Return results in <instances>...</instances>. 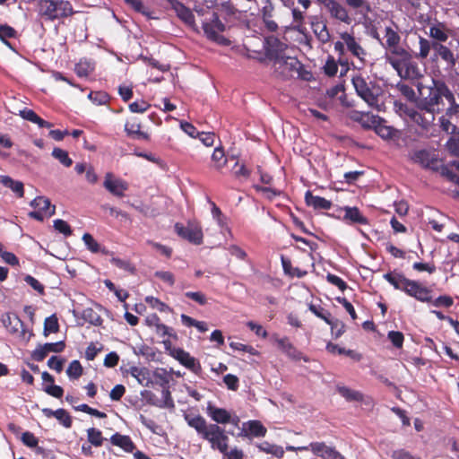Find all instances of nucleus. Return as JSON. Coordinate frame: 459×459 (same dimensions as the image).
Masks as SVG:
<instances>
[{
  "label": "nucleus",
  "mask_w": 459,
  "mask_h": 459,
  "mask_svg": "<svg viewBox=\"0 0 459 459\" xmlns=\"http://www.w3.org/2000/svg\"><path fill=\"white\" fill-rule=\"evenodd\" d=\"M417 88L419 97L416 107L418 109L411 112L410 117L417 125L427 129L433 125L436 114L440 112L443 99L450 103L455 98L446 84L441 81L430 79L427 82H419Z\"/></svg>",
  "instance_id": "obj_1"
},
{
  "label": "nucleus",
  "mask_w": 459,
  "mask_h": 459,
  "mask_svg": "<svg viewBox=\"0 0 459 459\" xmlns=\"http://www.w3.org/2000/svg\"><path fill=\"white\" fill-rule=\"evenodd\" d=\"M185 420L204 440L210 444L212 450L221 453L224 452L225 448H229V437L219 425L215 423L208 424L204 418L195 414H186Z\"/></svg>",
  "instance_id": "obj_2"
},
{
  "label": "nucleus",
  "mask_w": 459,
  "mask_h": 459,
  "mask_svg": "<svg viewBox=\"0 0 459 459\" xmlns=\"http://www.w3.org/2000/svg\"><path fill=\"white\" fill-rule=\"evenodd\" d=\"M384 278L392 284L396 290L407 293L421 302L431 300V290L415 281L405 278L403 274L390 273H385Z\"/></svg>",
  "instance_id": "obj_3"
},
{
  "label": "nucleus",
  "mask_w": 459,
  "mask_h": 459,
  "mask_svg": "<svg viewBox=\"0 0 459 459\" xmlns=\"http://www.w3.org/2000/svg\"><path fill=\"white\" fill-rule=\"evenodd\" d=\"M39 15L46 20L54 21L67 17L73 13V7L65 0H39Z\"/></svg>",
  "instance_id": "obj_4"
},
{
  "label": "nucleus",
  "mask_w": 459,
  "mask_h": 459,
  "mask_svg": "<svg viewBox=\"0 0 459 459\" xmlns=\"http://www.w3.org/2000/svg\"><path fill=\"white\" fill-rule=\"evenodd\" d=\"M352 84L357 94L371 108L381 110L382 104L379 103L380 89L372 82H368L361 75L352 78Z\"/></svg>",
  "instance_id": "obj_5"
},
{
  "label": "nucleus",
  "mask_w": 459,
  "mask_h": 459,
  "mask_svg": "<svg viewBox=\"0 0 459 459\" xmlns=\"http://www.w3.org/2000/svg\"><path fill=\"white\" fill-rule=\"evenodd\" d=\"M414 162L419 163L423 168L432 170L441 169L442 176L446 177L451 181H459V178L455 176L447 167L441 164V160L435 151L418 150L412 155Z\"/></svg>",
  "instance_id": "obj_6"
},
{
  "label": "nucleus",
  "mask_w": 459,
  "mask_h": 459,
  "mask_svg": "<svg viewBox=\"0 0 459 459\" xmlns=\"http://www.w3.org/2000/svg\"><path fill=\"white\" fill-rule=\"evenodd\" d=\"M459 119V103L455 100L448 103V107L438 118L439 127L448 134H459V127L456 123Z\"/></svg>",
  "instance_id": "obj_7"
},
{
  "label": "nucleus",
  "mask_w": 459,
  "mask_h": 459,
  "mask_svg": "<svg viewBox=\"0 0 459 459\" xmlns=\"http://www.w3.org/2000/svg\"><path fill=\"white\" fill-rule=\"evenodd\" d=\"M203 29L209 39L222 46L230 44V41L221 35V32L225 30V25L219 20L215 13H212L211 18L204 22Z\"/></svg>",
  "instance_id": "obj_8"
},
{
  "label": "nucleus",
  "mask_w": 459,
  "mask_h": 459,
  "mask_svg": "<svg viewBox=\"0 0 459 459\" xmlns=\"http://www.w3.org/2000/svg\"><path fill=\"white\" fill-rule=\"evenodd\" d=\"M275 73L280 76L287 78L299 74L301 64L296 57L286 56L285 55L273 60Z\"/></svg>",
  "instance_id": "obj_9"
},
{
  "label": "nucleus",
  "mask_w": 459,
  "mask_h": 459,
  "mask_svg": "<svg viewBox=\"0 0 459 459\" xmlns=\"http://www.w3.org/2000/svg\"><path fill=\"white\" fill-rule=\"evenodd\" d=\"M410 59H411V54L400 44L387 49L386 60L398 74H402L404 65Z\"/></svg>",
  "instance_id": "obj_10"
},
{
  "label": "nucleus",
  "mask_w": 459,
  "mask_h": 459,
  "mask_svg": "<svg viewBox=\"0 0 459 459\" xmlns=\"http://www.w3.org/2000/svg\"><path fill=\"white\" fill-rule=\"evenodd\" d=\"M30 206L35 209L29 212V216L37 221H43L46 217H51L55 213V206L51 205L49 199L38 196L30 202Z\"/></svg>",
  "instance_id": "obj_11"
},
{
  "label": "nucleus",
  "mask_w": 459,
  "mask_h": 459,
  "mask_svg": "<svg viewBox=\"0 0 459 459\" xmlns=\"http://www.w3.org/2000/svg\"><path fill=\"white\" fill-rule=\"evenodd\" d=\"M103 186L112 195L118 198L124 197L125 193L128 190L129 187L128 183L126 180L116 177L110 172L105 175Z\"/></svg>",
  "instance_id": "obj_12"
},
{
  "label": "nucleus",
  "mask_w": 459,
  "mask_h": 459,
  "mask_svg": "<svg viewBox=\"0 0 459 459\" xmlns=\"http://www.w3.org/2000/svg\"><path fill=\"white\" fill-rule=\"evenodd\" d=\"M169 354L193 373L196 375L201 373L202 367L200 362L195 357L191 356L189 352L180 348H173L169 350Z\"/></svg>",
  "instance_id": "obj_13"
},
{
  "label": "nucleus",
  "mask_w": 459,
  "mask_h": 459,
  "mask_svg": "<svg viewBox=\"0 0 459 459\" xmlns=\"http://www.w3.org/2000/svg\"><path fill=\"white\" fill-rule=\"evenodd\" d=\"M175 230L181 238L195 245L203 242V231L197 223L189 222L186 226L177 223Z\"/></svg>",
  "instance_id": "obj_14"
},
{
  "label": "nucleus",
  "mask_w": 459,
  "mask_h": 459,
  "mask_svg": "<svg viewBox=\"0 0 459 459\" xmlns=\"http://www.w3.org/2000/svg\"><path fill=\"white\" fill-rule=\"evenodd\" d=\"M322 4L331 16L339 20L342 22L350 24L351 18L349 16L347 10L340 3L335 0H317Z\"/></svg>",
  "instance_id": "obj_15"
},
{
  "label": "nucleus",
  "mask_w": 459,
  "mask_h": 459,
  "mask_svg": "<svg viewBox=\"0 0 459 459\" xmlns=\"http://www.w3.org/2000/svg\"><path fill=\"white\" fill-rule=\"evenodd\" d=\"M340 37L341 39L344 41L347 51H349L354 57H356L360 65H364L367 52L360 46L354 36L348 32H343L340 35Z\"/></svg>",
  "instance_id": "obj_16"
},
{
  "label": "nucleus",
  "mask_w": 459,
  "mask_h": 459,
  "mask_svg": "<svg viewBox=\"0 0 459 459\" xmlns=\"http://www.w3.org/2000/svg\"><path fill=\"white\" fill-rule=\"evenodd\" d=\"M452 42H449V47L441 43L433 42L432 49L435 51V56L442 59L449 68H453L458 60V55L452 50Z\"/></svg>",
  "instance_id": "obj_17"
},
{
  "label": "nucleus",
  "mask_w": 459,
  "mask_h": 459,
  "mask_svg": "<svg viewBox=\"0 0 459 459\" xmlns=\"http://www.w3.org/2000/svg\"><path fill=\"white\" fill-rule=\"evenodd\" d=\"M3 323L11 333H19L20 336L25 342H28L32 336L31 331L25 329L23 327V323L15 315H7L6 318L3 320Z\"/></svg>",
  "instance_id": "obj_18"
},
{
  "label": "nucleus",
  "mask_w": 459,
  "mask_h": 459,
  "mask_svg": "<svg viewBox=\"0 0 459 459\" xmlns=\"http://www.w3.org/2000/svg\"><path fill=\"white\" fill-rule=\"evenodd\" d=\"M429 35L437 43L443 44L446 42L449 35L452 33V30L447 27V25L444 22H440L435 21L429 24Z\"/></svg>",
  "instance_id": "obj_19"
},
{
  "label": "nucleus",
  "mask_w": 459,
  "mask_h": 459,
  "mask_svg": "<svg viewBox=\"0 0 459 459\" xmlns=\"http://www.w3.org/2000/svg\"><path fill=\"white\" fill-rule=\"evenodd\" d=\"M349 118L354 122H358L362 127L371 129L378 121V116H375L369 112H362L359 110H351L348 113Z\"/></svg>",
  "instance_id": "obj_20"
},
{
  "label": "nucleus",
  "mask_w": 459,
  "mask_h": 459,
  "mask_svg": "<svg viewBox=\"0 0 459 459\" xmlns=\"http://www.w3.org/2000/svg\"><path fill=\"white\" fill-rule=\"evenodd\" d=\"M171 8L175 11L178 17L191 28L195 27V16L192 11L177 0H169Z\"/></svg>",
  "instance_id": "obj_21"
},
{
  "label": "nucleus",
  "mask_w": 459,
  "mask_h": 459,
  "mask_svg": "<svg viewBox=\"0 0 459 459\" xmlns=\"http://www.w3.org/2000/svg\"><path fill=\"white\" fill-rule=\"evenodd\" d=\"M65 349V343L63 342H48L43 345H39L32 354L34 359L38 361L43 360L47 355L50 352H61Z\"/></svg>",
  "instance_id": "obj_22"
},
{
  "label": "nucleus",
  "mask_w": 459,
  "mask_h": 459,
  "mask_svg": "<svg viewBox=\"0 0 459 459\" xmlns=\"http://www.w3.org/2000/svg\"><path fill=\"white\" fill-rule=\"evenodd\" d=\"M286 44L281 42L276 37H268L266 39V52L268 56L275 60L277 57L284 56Z\"/></svg>",
  "instance_id": "obj_23"
},
{
  "label": "nucleus",
  "mask_w": 459,
  "mask_h": 459,
  "mask_svg": "<svg viewBox=\"0 0 459 459\" xmlns=\"http://www.w3.org/2000/svg\"><path fill=\"white\" fill-rule=\"evenodd\" d=\"M267 430L259 420H248L243 423L242 432L239 434L241 437H263L265 436Z\"/></svg>",
  "instance_id": "obj_24"
},
{
  "label": "nucleus",
  "mask_w": 459,
  "mask_h": 459,
  "mask_svg": "<svg viewBox=\"0 0 459 459\" xmlns=\"http://www.w3.org/2000/svg\"><path fill=\"white\" fill-rule=\"evenodd\" d=\"M206 412L208 416L214 421L216 424L225 425L230 420V413L223 409L218 408L211 403L207 405Z\"/></svg>",
  "instance_id": "obj_25"
},
{
  "label": "nucleus",
  "mask_w": 459,
  "mask_h": 459,
  "mask_svg": "<svg viewBox=\"0 0 459 459\" xmlns=\"http://www.w3.org/2000/svg\"><path fill=\"white\" fill-rule=\"evenodd\" d=\"M343 214V221L349 224H367L368 220L365 216H363L360 211L357 207L345 206L342 209Z\"/></svg>",
  "instance_id": "obj_26"
},
{
  "label": "nucleus",
  "mask_w": 459,
  "mask_h": 459,
  "mask_svg": "<svg viewBox=\"0 0 459 459\" xmlns=\"http://www.w3.org/2000/svg\"><path fill=\"white\" fill-rule=\"evenodd\" d=\"M306 204L313 207L315 210H329L332 206V203L324 197L314 195L310 191H307L305 194Z\"/></svg>",
  "instance_id": "obj_27"
},
{
  "label": "nucleus",
  "mask_w": 459,
  "mask_h": 459,
  "mask_svg": "<svg viewBox=\"0 0 459 459\" xmlns=\"http://www.w3.org/2000/svg\"><path fill=\"white\" fill-rule=\"evenodd\" d=\"M311 27L314 34L319 41L326 43L330 40V33L325 22L315 19L311 22Z\"/></svg>",
  "instance_id": "obj_28"
},
{
  "label": "nucleus",
  "mask_w": 459,
  "mask_h": 459,
  "mask_svg": "<svg viewBox=\"0 0 459 459\" xmlns=\"http://www.w3.org/2000/svg\"><path fill=\"white\" fill-rule=\"evenodd\" d=\"M110 442L117 446L121 447L125 452L132 453L134 449V445L128 436L121 435L119 433L114 434L110 437Z\"/></svg>",
  "instance_id": "obj_29"
},
{
  "label": "nucleus",
  "mask_w": 459,
  "mask_h": 459,
  "mask_svg": "<svg viewBox=\"0 0 459 459\" xmlns=\"http://www.w3.org/2000/svg\"><path fill=\"white\" fill-rule=\"evenodd\" d=\"M125 130L127 134L131 135L134 138L138 139H148V134L141 131V125L138 121L133 119L128 120L125 125Z\"/></svg>",
  "instance_id": "obj_30"
},
{
  "label": "nucleus",
  "mask_w": 459,
  "mask_h": 459,
  "mask_svg": "<svg viewBox=\"0 0 459 459\" xmlns=\"http://www.w3.org/2000/svg\"><path fill=\"white\" fill-rule=\"evenodd\" d=\"M372 129L383 139L393 138L396 132L392 126H386L385 121L379 117L378 121Z\"/></svg>",
  "instance_id": "obj_31"
},
{
  "label": "nucleus",
  "mask_w": 459,
  "mask_h": 459,
  "mask_svg": "<svg viewBox=\"0 0 459 459\" xmlns=\"http://www.w3.org/2000/svg\"><path fill=\"white\" fill-rule=\"evenodd\" d=\"M0 182L6 187L10 188L19 197H22L24 194L23 184L21 181L13 180L8 176H0Z\"/></svg>",
  "instance_id": "obj_32"
},
{
  "label": "nucleus",
  "mask_w": 459,
  "mask_h": 459,
  "mask_svg": "<svg viewBox=\"0 0 459 459\" xmlns=\"http://www.w3.org/2000/svg\"><path fill=\"white\" fill-rule=\"evenodd\" d=\"M309 309L317 317L323 319L327 325H329L333 332V329L339 324V320L331 317V314L322 307H317L314 305H310Z\"/></svg>",
  "instance_id": "obj_33"
},
{
  "label": "nucleus",
  "mask_w": 459,
  "mask_h": 459,
  "mask_svg": "<svg viewBox=\"0 0 459 459\" xmlns=\"http://www.w3.org/2000/svg\"><path fill=\"white\" fill-rule=\"evenodd\" d=\"M401 37L392 27L386 26L385 29V43L383 46L388 49L400 44Z\"/></svg>",
  "instance_id": "obj_34"
},
{
  "label": "nucleus",
  "mask_w": 459,
  "mask_h": 459,
  "mask_svg": "<svg viewBox=\"0 0 459 459\" xmlns=\"http://www.w3.org/2000/svg\"><path fill=\"white\" fill-rule=\"evenodd\" d=\"M94 64L87 59L80 60L75 65V73L80 77H87L94 71Z\"/></svg>",
  "instance_id": "obj_35"
},
{
  "label": "nucleus",
  "mask_w": 459,
  "mask_h": 459,
  "mask_svg": "<svg viewBox=\"0 0 459 459\" xmlns=\"http://www.w3.org/2000/svg\"><path fill=\"white\" fill-rule=\"evenodd\" d=\"M402 78L415 79L420 76V72L418 65L411 62V59L408 60L404 65L402 74H399Z\"/></svg>",
  "instance_id": "obj_36"
},
{
  "label": "nucleus",
  "mask_w": 459,
  "mask_h": 459,
  "mask_svg": "<svg viewBox=\"0 0 459 459\" xmlns=\"http://www.w3.org/2000/svg\"><path fill=\"white\" fill-rule=\"evenodd\" d=\"M331 448L332 446H327L324 442H312L308 445V450H311L316 456H319L323 459L327 457Z\"/></svg>",
  "instance_id": "obj_37"
},
{
  "label": "nucleus",
  "mask_w": 459,
  "mask_h": 459,
  "mask_svg": "<svg viewBox=\"0 0 459 459\" xmlns=\"http://www.w3.org/2000/svg\"><path fill=\"white\" fill-rule=\"evenodd\" d=\"M257 447L260 451L273 455L277 458H281L284 455V450L281 446L268 442H263Z\"/></svg>",
  "instance_id": "obj_38"
},
{
  "label": "nucleus",
  "mask_w": 459,
  "mask_h": 459,
  "mask_svg": "<svg viewBox=\"0 0 459 459\" xmlns=\"http://www.w3.org/2000/svg\"><path fill=\"white\" fill-rule=\"evenodd\" d=\"M129 374L142 385H145L149 381L148 371L144 368L131 367Z\"/></svg>",
  "instance_id": "obj_39"
},
{
  "label": "nucleus",
  "mask_w": 459,
  "mask_h": 459,
  "mask_svg": "<svg viewBox=\"0 0 459 459\" xmlns=\"http://www.w3.org/2000/svg\"><path fill=\"white\" fill-rule=\"evenodd\" d=\"M212 167L218 170L221 169L227 163L224 152L221 148H215L212 155Z\"/></svg>",
  "instance_id": "obj_40"
},
{
  "label": "nucleus",
  "mask_w": 459,
  "mask_h": 459,
  "mask_svg": "<svg viewBox=\"0 0 459 459\" xmlns=\"http://www.w3.org/2000/svg\"><path fill=\"white\" fill-rule=\"evenodd\" d=\"M432 43L425 38H419V52L415 55L416 57L425 59L429 55L432 48Z\"/></svg>",
  "instance_id": "obj_41"
},
{
  "label": "nucleus",
  "mask_w": 459,
  "mask_h": 459,
  "mask_svg": "<svg viewBox=\"0 0 459 459\" xmlns=\"http://www.w3.org/2000/svg\"><path fill=\"white\" fill-rule=\"evenodd\" d=\"M87 437H88V441L94 446H102L104 437H102L100 430L94 429V428L89 429L87 430Z\"/></svg>",
  "instance_id": "obj_42"
},
{
  "label": "nucleus",
  "mask_w": 459,
  "mask_h": 459,
  "mask_svg": "<svg viewBox=\"0 0 459 459\" xmlns=\"http://www.w3.org/2000/svg\"><path fill=\"white\" fill-rule=\"evenodd\" d=\"M52 156L59 160L65 167H70L73 164L72 159L69 158L68 152L61 148H55Z\"/></svg>",
  "instance_id": "obj_43"
},
{
  "label": "nucleus",
  "mask_w": 459,
  "mask_h": 459,
  "mask_svg": "<svg viewBox=\"0 0 459 459\" xmlns=\"http://www.w3.org/2000/svg\"><path fill=\"white\" fill-rule=\"evenodd\" d=\"M387 455L390 456L391 459H420V457L413 455L403 448L393 449L387 452Z\"/></svg>",
  "instance_id": "obj_44"
},
{
  "label": "nucleus",
  "mask_w": 459,
  "mask_h": 459,
  "mask_svg": "<svg viewBox=\"0 0 459 459\" xmlns=\"http://www.w3.org/2000/svg\"><path fill=\"white\" fill-rule=\"evenodd\" d=\"M59 325L57 318L55 315L50 316L45 319L44 322V334L47 336L50 333H56Z\"/></svg>",
  "instance_id": "obj_45"
},
{
  "label": "nucleus",
  "mask_w": 459,
  "mask_h": 459,
  "mask_svg": "<svg viewBox=\"0 0 459 459\" xmlns=\"http://www.w3.org/2000/svg\"><path fill=\"white\" fill-rule=\"evenodd\" d=\"M82 317L85 321L93 325H100L102 322L100 316L91 308H86L82 311Z\"/></svg>",
  "instance_id": "obj_46"
},
{
  "label": "nucleus",
  "mask_w": 459,
  "mask_h": 459,
  "mask_svg": "<svg viewBox=\"0 0 459 459\" xmlns=\"http://www.w3.org/2000/svg\"><path fill=\"white\" fill-rule=\"evenodd\" d=\"M16 31L14 29L8 25H0V39L9 48H12L11 44L6 40L8 38H14Z\"/></svg>",
  "instance_id": "obj_47"
},
{
  "label": "nucleus",
  "mask_w": 459,
  "mask_h": 459,
  "mask_svg": "<svg viewBox=\"0 0 459 459\" xmlns=\"http://www.w3.org/2000/svg\"><path fill=\"white\" fill-rule=\"evenodd\" d=\"M66 374L70 378H78L82 374V367L78 360H73L67 370Z\"/></svg>",
  "instance_id": "obj_48"
},
{
  "label": "nucleus",
  "mask_w": 459,
  "mask_h": 459,
  "mask_svg": "<svg viewBox=\"0 0 459 459\" xmlns=\"http://www.w3.org/2000/svg\"><path fill=\"white\" fill-rule=\"evenodd\" d=\"M338 391L342 396L349 401H359L362 398V394L360 393L345 386L339 387Z\"/></svg>",
  "instance_id": "obj_49"
},
{
  "label": "nucleus",
  "mask_w": 459,
  "mask_h": 459,
  "mask_svg": "<svg viewBox=\"0 0 459 459\" xmlns=\"http://www.w3.org/2000/svg\"><path fill=\"white\" fill-rule=\"evenodd\" d=\"M55 418L65 428L72 426V419L68 412L64 409L55 411Z\"/></svg>",
  "instance_id": "obj_50"
},
{
  "label": "nucleus",
  "mask_w": 459,
  "mask_h": 459,
  "mask_svg": "<svg viewBox=\"0 0 459 459\" xmlns=\"http://www.w3.org/2000/svg\"><path fill=\"white\" fill-rule=\"evenodd\" d=\"M82 240L87 247V248L92 252L97 253L100 251L99 243L93 238V237L89 233H84L82 236Z\"/></svg>",
  "instance_id": "obj_51"
},
{
  "label": "nucleus",
  "mask_w": 459,
  "mask_h": 459,
  "mask_svg": "<svg viewBox=\"0 0 459 459\" xmlns=\"http://www.w3.org/2000/svg\"><path fill=\"white\" fill-rule=\"evenodd\" d=\"M224 459H244V453L237 446L232 447L230 450L225 448L224 452H221Z\"/></svg>",
  "instance_id": "obj_52"
},
{
  "label": "nucleus",
  "mask_w": 459,
  "mask_h": 459,
  "mask_svg": "<svg viewBox=\"0 0 459 459\" xmlns=\"http://www.w3.org/2000/svg\"><path fill=\"white\" fill-rule=\"evenodd\" d=\"M21 438H22V443L26 446L30 447V448L37 447V446L39 444L38 438L34 436L33 433L29 432V431L22 433Z\"/></svg>",
  "instance_id": "obj_53"
},
{
  "label": "nucleus",
  "mask_w": 459,
  "mask_h": 459,
  "mask_svg": "<svg viewBox=\"0 0 459 459\" xmlns=\"http://www.w3.org/2000/svg\"><path fill=\"white\" fill-rule=\"evenodd\" d=\"M54 228L60 233L69 236L72 233L71 228L68 223L63 220L57 219L54 221Z\"/></svg>",
  "instance_id": "obj_54"
},
{
  "label": "nucleus",
  "mask_w": 459,
  "mask_h": 459,
  "mask_svg": "<svg viewBox=\"0 0 459 459\" xmlns=\"http://www.w3.org/2000/svg\"><path fill=\"white\" fill-rule=\"evenodd\" d=\"M446 147L452 155L459 157V139L455 137L449 138L446 142Z\"/></svg>",
  "instance_id": "obj_55"
},
{
  "label": "nucleus",
  "mask_w": 459,
  "mask_h": 459,
  "mask_svg": "<svg viewBox=\"0 0 459 459\" xmlns=\"http://www.w3.org/2000/svg\"><path fill=\"white\" fill-rule=\"evenodd\" d=\"M145 301L148 305H150L152 307L156 308L160 311H165L168 308V306L161 302L157 298L148 296L145 298Z\"/></svg>",
  "instance_id": "obj_56"
},
{
  "label": "nucleus",
  "mask_w": 459,
  "mask_h": 459,
  "mask_svg": "<svg viewBox=\"0 0 459 459\" xmlns=\"http://www.w3.org/2000/svg\"><path fill=\"white\" fill-rule=\"evenodd\" d=\"M388 338L396 348L403 346V334L401 332L391 331L388 333Z\"/></svg>",
  "instance_id": "obj_57"
},
{
  "label": "nucleus",
  "mask_w": 459,
  "mask_h": 459,
  "mask_svg": "<svg viewBox=\"0 0 459 459\" xmlns=\"http://www.w3.org/2000/svg\"><path fill=\"white\" fill-rule=\"evenodd\" d=\"M110 262L112 264H114L115 266H117L124 271L133 272V270H134V267L132 266V264L126 260H122L117 257H113L110 260Z\"/></svg>",
  "instance_id": "obj_58"
},
{
  "label": "nucleus",
  "mask_w": 459,
  "mask_h": 459,
  "mask_svg": "<svg viewBox=\"0 0 459 459\" xmlns=\"http://www.w3.org/2000/svg\"><path fill=\"white\" fill-rule=\"evenodd\" d=\"M150 105L144 101H134L129 105V109L134 113H143L148 109Z\"/></svg>",
  "instance_id": "obj_59"
},
{
  "label": "nucleus",
  "mask_w": 459,
  "mask_h": 459,
  "mask_svg": "<svg viewBox=\"0 0 459 459\" xmlns=\"http://www.w3.org/2000/svg\"><path fill=\"white\" fill-rule=\"evenodd\" d=\"M155 276L162 281L168 283L169 286H172L175 283L174 275L170 272L158 271L155 273Z\"/></svg>",
  "instance_id": "obj_60"
},
{
  "label": "nucleus",
  "mask_w": 459,
  "mask_h": 459,
  "mask_svg": "<svg viewBox=\"0 0 459 459\" xmlns=\"http://www.w3.org/2000/svg\"><path fill=\"white\" fill-rule=\"evenodd\" d=\"M263 6L261 9L262 17H273V11L274 6L271 0H263L262 1Z\"/></svg>",
  "instance_id": "obj_61"
},
{
  "label": "nucleus",
  "mask_w": 459,
  "mask_h": 459,
  "mask_svg": "<svg viewBox=\"0 0 459 459\" xmlns=\"http://www.w3.org/2000/svg\"><path fill=\"white\" fill-rule=\"evenodd\" d=\"M48 366L56 372H61L63 370L64 359L52 356L48 361Z\"/></svg>",
  "instance_id": "obj_62"
},
{
  "label": "nucleus",
  "mask_w": 459,
  "mask_h": 459,
  "mask_svg": "<svg viewBox=\"0 0 459 459\" xmlns=\"http://www.w3.org/2000/svg\"><path fill=\"white\" fill-rule=\"evenodd\" d=\"M185 296L193 299L200 305H204L207 301L206 297L204 293L200 291H187L185 293Z\"/></svg>",
  "instance_id": "obj_63"
},
{
  "label": "nucleus",
  "mask_w": 459,
  "mask_h": 459,
  "mask_svg": "<svg viewBox=\"0 0 459 459\" xmlns=\"http://www.w3.org/2000/svg\"><path fill=\"white\" fill-rule=\"evenodd\" d=\"M230 254L239 260L247 258V253L241 247L236 245H231L228 247Z\"/></svg>",
  "instance_id": "obj_64"
}]
</instances>
